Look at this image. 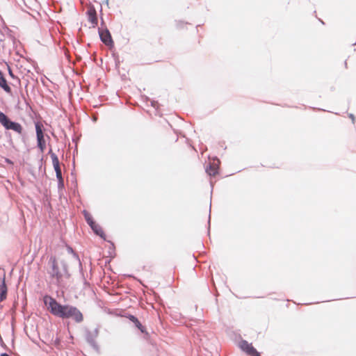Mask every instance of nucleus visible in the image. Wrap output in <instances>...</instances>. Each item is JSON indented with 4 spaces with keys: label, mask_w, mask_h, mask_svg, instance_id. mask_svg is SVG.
<instances>
[{
    "label": "nucleus",
    "mask_w": 356,
    "mask_h": 356,
    "mask_svg": "<svg viewBox=\"0 0 356 356\" xmlns=\"http://www.w3.org/2000/svg\"><path fill=\"white\" fill-rule=\"evenodd\" d=\"M90 227L93 230V232L98 236H99L101 238L105 239V234L102 228L100 225L95 222L94 224L90 225Z\"/></svg>",
    "instance_id": "nucleus-11"
},
{
    "label": "nucleus",
    "mask_w": 356,
    "mask_h": 356,
    "mask_svg": "<svg viewBox=\"0 0 356 356\" xmlns=\"http://www.w3.org/2000/svg\"><path fill=\"white\" fill-rule=\"evenodd\" d=\"M51 268L49 271V274L51 278L53 284L59 286L63 281L64 278L68 277V274L65 268L60 269L58 266V262L54 257L50 258Z\"/></svg>",
    "instance_id": "nucleus-2"
},
{
    "label": "nucleus",
    "mask_w": 356,
    "mask_h": 356,
    "mask_svg": "<svg viewBox=\"0 0 356 356\" xmlns=\"http://www.w3.org/2000/svg\"><path fill=\"white\" fill-rule=\"evenodd\" d=\"M7 287L4 279H0V302L6 298Z\"/></svg>",
    "instance_id": "nucleus-10"
},
{
    "label": "nucleus",
    "mask_w": 356,
    "mask_h": 356,
    "mask_svg": "<svg viewBox=\"0 0 356 356\" xmlns=\"http://www.w3.org/2000/svg\"><path fill=\"white\" fill-rule=\"evenodd\" d=\"M83 215L85 217L86 220L87 221L88 224L90 226L91 225L94 224L95 222L93 220L92 217L90 213H88L86 211H83Z\"/></svg>",
    "instance_id": "nucleus-13"
},
{
    "label": "nucleus",
    "mask_w": 356,
    "mask_h": 356,
    "mask_svg": "<svg viewBox=\"0 0 356 356\" xmlns=\"http://www.w3.org/2000/svg\"><path fill=\"white\" fill-rule=\"evenodd\" d=\"M0 87L2 88L7 93L11 92V88L7 83V81L1 70H0Z\"/></svg>",
    "instance_id": "nucleus-9"
},
{
    "label": "nucleus",
    "mask_w": 356,
    "mask_h": 356,
    "mask_svg": "<svg viewBox=\"0 0 356 356\" xmlns=\"http://www.w3.org/2000/svg\"><path fill=\"white\" fill-rule=\"evenodd\" d=\"M241 347L248 355L250 356H260L259 353L253 347L251 343L247 341H243L241 344Z\"/></svg>",
    "instance_id": "nucleus-7"
},
{
    "label": "nucleus",
    "mask_w": 356,
    "mask_h": 356,
    "mask_svg": "<svg viewBox=\"0 0 356 356\" xmlns=\"http://www.w3.org/2000/svg\"><path fill=\"white\" fill-rule=\"evenodd\" d=\"M129 320L131 321L142 332H145V327L140 323V321H138V319L135 317L134 316H132L131 315L129 317Z\"/></svg>",
    "instance_id": "nucleus-12"
},
{
    "label": "nucleus",
    "mask_w": 356,
    "mask_h": 356,
    "mask_svg": "<svg viewBox=\"0 0 356 356\" xmlns=\"http://www.w3.org/2000/svg\"><path fill=\"white\" fill-rule=\"evenodd\" d=\"M8 72H9V74L11 76H13V72L11 70V69L10 67H8Z\"/></svg>",
    "instance_id": "nucleus-15"
},
{
    "label": "nucleus",
    "mask_w": 356,
    "mask_h": 356,
    "mask_svg": "<svg viewBox=\"0 0 356 356\" xmlns=\"http://www.w3.org/2000/svg\"><path fill=\"white\" fill-rule=\"evenodd\" d=\"M99 33L101 38V40L107 46L111 45L113 44V40L111 35L108 31V30H100L99 29Z\"/></svg>",
    "instance_id": "nucleus-8"
},
{
    "label": "nucleus",
    "mask_w": 356,
    "mask_h": 356,
    "mask_svg": "<svg viewBox=\"0 0 356 356\" xmlns=\"http://www.w3.org/2000/svg\"><path fill=\"white\" fill-rule=\"evenodd\" d=\"M0 356H10V355H8L7 353H2V354H1Z\"/></svg>",
    "instance_id": "nucleus-16"
},
{
    "label": "nucleus",
    "mask_w": 356,
    "mask_h": 356,
    "mask_svg": "<svg viewBox=\"0 0 356 356\" xmlns=\"http://www.w3.org/2000/svg\"><path fill=\"white\" fill-rule=\"evenodd\" d=\"M0 123L6 129H11L17 134H21L23 128L19 123L10 121L8 118L1 111H0Z\"/></svg>",
    "instance_id": "nucleus-3"
},
{
    "label": "nucleus",
    "mask_w": 356,
    "mask_h": 356,
    "mask_svg": "<svg viewBox=\"0 0 356 356\" xmlns=\"http://www.w3.org/2000/svg\"><path fill=\"white\" fill-rule=\"evenodd\" d=\"M350 118H351L352 120L354 122L355 118L353 115H350Z\"/></svg>",
    "instance_id": "nucleus-17"
},
{
    "label": "nucleus",
    "mask_w": 356,
    "mask_h": 356,
    "mask_svg": "<svg viewBox=\"0 0 356 356\" xmlns=\"http://www.w3.org/2000/svg\"><path fill=\"white\" fill-rule=\"evenodd\" d=\"M44 305L47 310L54 316L60 318H72L76 323L83 321V314L76 307L70 305H61L50 296L43 298Z\"/></svg>",
    "instance_id": "nucleus-1"
},
{
    "label": "nucleus",
    "mask_w": 356,
    "mask_h": 356,
    "mask_svg": "<svg viewBox=\"0 0 356 356\" xmlns=\"http://www.w3.org/2000/svg\"><path fill=\"white\" fill-rule=\"evenodd\" d=\"M51 158L54 168L56 171V177L58 180V182L60 184L63 185V179L62 177L61 168H60L58 158L54 153L51 154Z\"/></svg>",
    "instance_id": "nucleus-5"
},
{
    "label": "nucleus",
    "mask_w": 356,
    "mask_h": 356,
    "mask_svg": "<svg viewBox=\"0 0 356 356\" xmlns=\"http://www.w3.org/2000/svg\"><path fill=\"white\" fill-rule=\"evenodd\" d=\"M207 172L209 175L215 176L218 171L217 168L215 166L210 165L209 168H207Z\"/></svg>",
    "instance_id": "nucleus-14"
},
{
    "label": "nucleus",
    "mask_w": 356,
    "mask_h": 356,
    "mask_svg": "<svg viewBox=\"0 0 356 356\" xmlns=\"http://www.w3.org/2000/svg\"><path fill=\"white\" fill-rule=\"evenodd\" d=\"M42 127L43 125L41 123L38 122L35 124L38 146L40 149L41 152H43L46 148V142L44 138Z\"/></svg>",
    "instance_id": "nucleus-4"
},
{
    "label": "nucleus",
    "mask_w": 356,
    "mask_h": 356,
    "mask_svg": "<svg viewBox=\"0 0 356 356\" xmlns=\"http://www.w3.org/2000/svg\"><path fill=\"white\" fill-rule=\"evenodd\" d=\"M86 15L88 21L91 23V27H96L98 23V19L96 10L92 5L90 4L87 6Z\"/></svg>",
    "instance_id": "nucleus-6"
}]
</instances>
